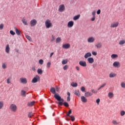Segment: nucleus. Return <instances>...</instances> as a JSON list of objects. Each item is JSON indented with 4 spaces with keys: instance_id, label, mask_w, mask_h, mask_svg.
<instances>
[{
    "instance_id": "11",
    "label": "nucleus",
    "mask_w": 125,
    "mask_h": 125,
    "mask_svg": "<svg viewBox=\"0 0 125 125\" xmlns=\"http://www.w3.org/2000/svg\"><path fill=\"white\" fill-rule=\"evenodd\" d=\"M79 65L82 67H86V62L83 61L79 62Z\"/></svg>"
},
{
    "instance_id": "35",
    "label": "nucleus",
    "mask_w": 125,
    "mask_h": 125,
    "mask_svg": "<svg viewBox=\"0 0 125 125\" xmlns=\"http://www.w3.org/2000/svg\"><path fill=\"white\" fill-rule=\"evenodd\" d=\"M21 95L23 97H25L26 96V91L21 90Z\"/></svg>"
},
{
    "instance_id": "51",
    "label": "nucleus",
    "mask_w": 125,
    "mask_h": 125,
    "mask_svg": "<svg viewBox=\"0 0 125 125\" xmlns=\"http://www.w3.org/2000/svg\"><path fill=\"white\" fill-rule=\"evenodd\" d=\"M96 103L98 105H99V103H100V99H97L96 101Z\"/></svg>"
},
{
    "instance_id": "39",
    "label": "nucleus",
    "mask_w": 125,
    "mask_h": 125,
    "mask_svg": "<svg viewBox=\"0 0 125 125\" xmlns=\"http://www.w3.org/2000/svg\"><path fill=\"white\" fill-rule=\"evenodd\" d=\"M3 101H0V110L2 108H3Z\"/></svg>"
},
{
    "instance_id": "29",
    "label": "nucleus",
    "mask_w": 125,
    "mask_h": 125,
    "mask_svg": "<svg viewBox=\"0 0 125 125\" xmlns=\"http://www.w3.org/2000/svg\"><path fill=\"white\" fill-rule=\"evenodd\" d=\"M96 46L97 48H101V47H102V44L101 42L97 43L96 44Z\"/></svg>"
},
{
    "instance_id": "3",
    "label": "nucleus",
    "mask_w": 125,
    "mask_h": 125,
    "mask_svg": "<svg viewBox=\"0 0 125 125\" xmlns=\"http://www.w3.org/2000/svg\"><path fill=\"white\" fill-rule=\"evenodd\" d=\"M41 78L39 75H36L32 80V83H38V82H40Z\"/></svg>"
},
{
    "instance_id": "45",
    "label": "nucleus",
    "mask_w": 125,
    "mask_h": 125,
    "mask_svg": "<svg viewBox=\"0 0 125 125\" xmlns=\"http://www.w3.org/2000/svg\"><path fill=\"white\" fill-rule=\"evenodd\" d=\"M39 64H40V65H42V64H43V60L42 59L40 60L39 61Z\"/></svg>"
},
{
    "instance_id": "49",
    "label": "nucleus",
    "mask_w": 125,
    "mask_h": 125,
    "mask_svg": "<svg viewBox=\"0 0 125 125\" xmlns=\"http://www.w3.org/2000/svg\"><path fill=\"white\" fill-rule=\"evenodd\" d=\"M69 117L71 118L72 122H74V121H75V117L72 115Z\"/></svg>"
},
{
    "instance_id": "48",
    "label": "nucleus",
    "mask_w": 125,
    "mask_h": 125,
    "mask_svg": "<svg viewBox=\"0 0 125 125\" xmlns=\"http://www.w3.org/2000/svg\"><path fill=\"white\" fill-rule=\"evenodd\" d=\"M81 91L83 92H84V91H85V88H84L83 86L81 87Z\"/></svg>"
},
{
    "instance_id": "52",
    "label": "nucleus",
    "mask_w": 125,
    "mask_h": 125,
    "mask_svg": "<svg viewBox=\"0 0 125 125\" xmlns=\"http://www.w3.org/2000/svg\"><path fill=\"white\" fill-rule=\"evenodd\" d=\"M91 92H92V93H94L95 94H96V93H97V91H96L94 89H92Z\"/></svg>"
},
{
    "instance_id": "9",
    "label": "nucleus",
    "mask_w": 125,
    "mask_h": 125,
    "mask_svg": "<svg viewBox=\"0 0 125 125\" xmlns=\"http://www.w3.org/2000/svg\"><path fill=\"white\" fill-rule=\"evenodd\" d=\"M95 41V38H94V37H89L87 39V42L89 43H91L92 42H94Z\"/></svg>"
},
{
    "instance_id": "19",
    "label": "nucleus",
    "mask_w": 125,
    "mask_h": 125,
    "mask_svg": "<svg viewBox=\"0 0 125 125\" xmlns=\"http://www.w3.org/2000/svg\"><path fill=\"white\" fill-rule=\"evenodd\" d=\"M5 50L6 53H9L10 51V47H9V44H7Z\"/></svg>"
},
{
    "instance_id": "37",
    "label": "nucleus",
    "mask_w": 125,
    "mask_h": 125,
    "mask_svg": "<svg viewBox=\"0 0 125 125\" xmlns=\"http://www.w3.org/2000/svg\"><path fill=\"white\" fill-rule=\"evenodd\" d=\"M61 41H62L61 38L58 37L56 40V43H59V42H60Z\"/></svg>"
},
{
    "instance_id": "31",
    "label": "nucleus",
    "mask_w": 125,
    "mask_h": 125,
    "mask_svg": "<svg viewBox=\"0 0 125 125\" xmlns=\"http://www.w3.org/2000/svg\"><path fill=\"white\" fill-rule=\"evenodd\" d=\"M37 72L39 75H42V69L38 68L37 70Z\"/></svg>"
},
{
    "instance_id": "56",
    "label": "nucleus",
    "mask_w": 125,
    "mask_h": 125,
    "mask_svg": "<svg viewBox=\"0 0 125 125\" xmlns=\"http://www.w3.org/2000/svg\"><path fill=\"white\" fill-rule=\"evenodd\" d=\"M55 40V37H54V36L52 35L51 41L53 42V41H54Z\"/></svg>"
},
{
    "instance_id": "61",
    "label": "nucleus",
    "mask_w": 125,
    "mask_h": 125,
    "mask_svg": "<svg viewBox=\"0 0 125 125\" xmlns=\"http://www.w3.org/2000/svg\"><path fill=\"white\" fill-rule=\"evenodd\" d=\"M76 69L77 71H80V67L79 66H76Z\"/></svg>"
},
{
    "instance_id": "53",
    "label": "nucleus",
    "mask_w": 125,
    "mask_h": 125,
    "mask_svg": "<svg viewBox=\"0 0 125 125\" xmlns=\"http://www.w3.org/2000/svg\"><path fill=\"white\" fill-rule=\"evenodd\" d=\"M26 38L27 39V40H28V41H31V37H30L29 35H26Z\"/></svg>"
},
{
    "instance_id": "13",
    "label": "nucleus",
    "mask_w": 125,
    "mask_h": 125,
    "mask_svg": "<svg viewBox=\"0 0 125 125\" xmlns=\"http://www.w3.org/2000/svg\"><path fill=\"white\" fill-rule=\"evenodd\" d=\"M74 26V21H69L67 23L68 28H72Z\"/></svg>"
},
{
    "instance_id": "4",
    "label": "nucleus",
    "mask_w": 125,
    "mask_h": 125,
    "mask_svg": "<svg viewBox=\"0 0 125 125\" xmlns=\"http://www.w3.org/2000/svg\"><path fill=\"white\" fill-rule=\"evenodd\" d=\"M54 98L58 100V101H62V102H64V99H62L59 95V94H57L54 95Z\"/></svg>"
},
{
    "instance_id": "5",
    "label": "nucleus",
    "mask_w": 125,
    "mask_h": 125,
    "mask_svg": "<svg viewBox=\"0 0 125 125\" xmlns=\"http://www.w3.org/2000/svg\"><path fill=\"white\" fill-rule=\"evenodd\" d=\"M20 82H21V83H23L25 84L27 83H28V81H27V78L23 77L20 78Z\"/></svg>"
},
{
    "instance_id": "59",
    "label": "nucleus",
    "mask_w": 125,
    "mask_h": 125,
    "mask_svg": "<svg viewBox=\"0 0 125 125\" xmlns=\"http://www.w3.org/2000/svg\"><path fill=\"white\" fill-rule=\"evenodd\" d=\"M106 83H104V84H103L101 86V87L102 88V87H104V86H105L106 85Z\"/></svg>"
},
{
    "instance_id": "6",
    "label": "nucleus",
    "mask_w": 125,
    "mask_h": 125,
    "mask_svg": "<svg viewBox=\"0 0 125 125\" xmlns=\"http://www.w3.org/2000/svg\"><path fill=\"white\" fill-rule=\"evenodd\" d=\"M57 104H58V105H60V106H62V105H64L65 107H69V104H68V103L66 102L64 103L62 102H59L57 103Z\"/></svg>"
},
{
    "instance_id": "38",
    "label": "nucleus",
    "mask_w": 125,
    "mask_h": 125,
    "mask_svg": "<svg viewBox=\"0 0 125 125\" xmlns=\"http://www.w3.org/2000/svg\"><path fill=\"white\" fill-rule=\"evenodd\" d=\"M111 57L112 59H115V58H117L118 55L117 54H114L111 55Z\"/></svg>"
},
{
    "instance_id": "42",
    "label": "nucleus",
    "mask_w": 125,
    "mask_h": 125,
    "mask_svg": "<svg viewBox=\"0 0 125 125\" xmlns=\"http://www.w3.org/2000/svg\"><path fill=\"white\" fill-rule=\"evenodd\" d=\"M121 87H122L123 88H125V82H122L121 83Z\"/></svg>"
},
{
    "instance_id": "57",
    "label": "nucleus",
    "mask_w": 125,
    "mask_h": 125,
    "mask_svg": "<svg viewBox=\"0 0 125 125\" xmlns=\"http://www.w3.org/2000/svg\"><path fill=\"white\" fill-rule=\"evenodd\" d=\"M100 13H101V10L100 9H99V10L97 11V14L98 15H99V14H100Z\"/></svg>"
},
{
    "instance_id": "30",
    "label": "nucleus",
    "mask_w": 125,
    "mask_h": 125,
    "mask_svg": "<svg viewBox=\"0 0 125 125\" xmlns=\"http://www.w3.org/2000/svg\"><path fill=\"white\" fill-rule=\"evenodd\" d=\"M125 40H120L119 42V44H120V45H123L125 44Z\"/></svg>"
},
{
    "instance_id": "36",
    "label": "nucleus",
    "mask_w": 125,
    "mask_h": 125,
    "mask_svg": "<svg viewBox=\"0 0 125 125\" xmlns=\"http://www.w3.org/2000/svg\"><path fill=\"white\" fill-rule=\"evenodd\" d=\"M112 123L113 124V125H120V122H117V120L112 121Z\"/></svg>"
},
{
    "instance_id": "26",
    "label": "nucleus",
    "mask_w": 125,
    "mask_h": 125,
    "mask_svg": "<svg viewBox=\"0 0 125 125\" xmlns=\"http://www.w3.org/2000/svg\"><path fill=\"white\" fill-rule=\"evenodd\" d=\"M2 69H6L7 68V64H6V62H3L2 63Z\"/></svg>"
},
{
    "instance_id": "18",
    "label": "nucleus",
    "mask_w": 125,
    "mask_h": 125,
    "mask_svg": "<svg viewBox=\"0 0 125 125\" xmlns=\"http://www.w3.org/2000/svg\"><path fill=\"white\" fill-rule=\"evenodd\" d=\"M35 103H36V102L35 101L29 102L27 103V106L28 107H32V106H34V105H35Z\"/></svg>"
},
{
    "instance_id": "10",
    "label": "nucleus",
    "mask_w": 125,
    "mask_h": 125,
    "mask_svg": "<svg viewBox=\"0 0 125 125\" xmlns=\"http://www.w3.org/2000/svg\"><path fill=\"white\" fill-rule=\"evenodd\" d=\"M119 26V22H114L110 24V28H117Z\"/></svg>"
},
{
    "instance_id": "2",
    "label": "nucleus",
    "mask_w": 125,
    "mask_h": 125,
    "mask_svg": "<svg viewBox=\"0 0 125 125\" xmlns=\"http://www.w3.org/2000/svg\"><path fill=\"white\" fill-rule=\"evenodd\" d=\"M45 24L47 29H49V28H51V27H52V23H51V21H50V20H47L45 21Z\"/></svg>"
},
{
    "instance_id": "14",
    "label": "nucleus",
    "mask_w": 125,
    "mask_h": 125,
    "mask_svg": "<svg viewBox=\"0 0 125 125\" xmlns=\"http://www.w3.org/2000/svg\"><path fill=\"white\" fill-rule=\"evenodd\" d=\"M50 91L53 94H54V95H55V94H59L58 93H56V90H55V88L53 87H51Z\"/></svg>"
},
{
    "instance_id": "1",
    "label": "nucleus",
    "mask_w": 125,
    "mask_h": 125,
    "mask_svg": "<svg viewBox=\"0 0 125 125\" xmlns=\"http://www.w3.org/2000/svg\"><path fill=\"white\" fill-rule=\"evenodd\" d=\"M9 109L12 112L16 113L17 112V105L14 104H12L10 105Z\"/></svg>"
},
{
    "instance_id": "41",
    "label": "nucleus",
    "mask_w": 125,
    "mask_h": 125,
    "mask_svg": "<svg viewBox=\"0 0 125 125\" xmlns=\"http://www.w3.org/2000/svg\"><path fill=\"white\" fill-rule=\"evenodd\" d=\"M51 65V62H49L47 63L46 64V67L47 68H48V69H49V68H50V65Z\"/></svg>"
},
{
    "instance_id": "62",
    "label": "nucleus",
    "mask_w": 125,
    "mask_h": 125,
    "mask_svg": "<svg viewBox=\"0 0 125 125\" xmlns=\"http://www.w3.org/2000/svg\"><path fill=\"white\" fill-rule=\"evenodd\" d=\"M94 20H95V17H93L91 19V21H94Z\"/></svg>"
},
{
    "instance_id": "46",
    "label": "nucleus",
    "mask_w": 125,
    "mask_h": 125,
    "mask_svg": "<svg viewBox=\"0 0 125 125\" xmlns=\"http://www.w3.org/2000/svg\"><path fill=\"white\" fill-rule=\"evenodd\" d=\"M10 34L12 35V36H14L15 35V32L12 30L10 31Z\"/></svg>"
},
{
    "instance_id": "40",
    "label": "nucleus",
    "mask_w": 125,
    "mask_h": 125,
    "mask_svg": "<svg viewBox=\"0 0 125 125\" xmlns=\"http://www.w3.org/2000/svg\"><path fill=\"white\" fill-rule=\"evenodd\" d=\"M62 63V65H65V64H67V63H68V61L67 60H63Z\"/></svg>"
},
{
    "instance_id": "47",
    "label": "nucleus",
    "mask_w": 125,
    "mask_h": 125,
    "mask_svg": "<svg viewBox=\"0 0 125 125\" xmlns=\"http://www.w3.org/2000/svg\"><path fill=\"white\" fill-rule=\"evenodd\" d=\"M68 65H65L63 66V70H67V69H68Z\"/></svg>"
},
{
    "instance_id": "27",
    "label": "nucleus",
    "mask_w": 125,
    "mask_h": 125,
    "mask_svg": "<svg viewBox=\"0 0 125 125\" xmlns=\"http://www.w3.org/2000/svg\"><path fill=\"white\" fill-rule=\"evenodd\" d=\"M108 96L109 98H113V97H114V93L113 92H109Z\"/></svg>"
},
{
    "instance_id": "28",
    "label": "nucleus",
    "mask_w": 125,
    "mask_h": 125,
    "mask_svg": "<svg viewBox=\"0 0 125 125\" xmlns=\"http://www.w3.org/2000/svg\"><path fill=\"white\" fill-rule=\"evenodd\" d=\"M116 76H117V75H116V74L111 72L109 74V78H115V77H116Z\"/></svg>"
},
{
    "instance_id": "64",
    "label": "nucleus",
    "mask_w": 125,
    "mask_h": 125,
    "mask_svg": "<svg viewBox=\"0 0 125 125\" xmlns=\"http://www.w3.org/2000/svg\"><path fill=\"white\" fill-rule=\"evenodd\" d=\"M53 54H54V53H51L50 57H52V55H53Z\"/></svg>"
},
{
    "instance_id": "8",
    "label": "nucleus",
    "mask_w": 125,
    "mask_h": 125,
    "mask_svg": "<svg viewBox=\"0 0 125 125\" xmlns=\"http://www.w3.org/2000/svg\"><path fill=\"white\" fill-rule=\"evenodd\" d=\"M113 66L115 67V68H120V67H121V63H120L119 62H115L113 63Z\"/></svg>"
},
{
    "instance_id": "54",
    "label": "nucleus",
    "mask_w": 125,
    "mask_h": 125,
    "mask_svg": "<svg viewBox=\"0 0 125 125\" xmlns=\"http://www.w3.org/2000/svg\"><path fill=\"white\" fill-rule=\"evenodd\" d=\"M92 54L93 55H94L95 56H96V55H97V52L95 51H92Z\"/></svg>"
},
{
    "instance_id": "55",
    "label": "nucleus",
    "mask_w": 125,
    "mask_h": 125,
    "mask_svg": "<svg viewBox=\"0 0 125 125\" xmlns=\"http://www.w3.org/2000/svg\"><path fill=\"white\" fill-rule=\"evenodd\" d=\"M3 24L1 23V24H0V30H2V29H3Z\"/></svg>"
},
{
    "instance_id": "20",
    "label": "nucleus",
    "mask_w": 125,
    "mask_h": 125,
    "mask_svg": "<svg viewBox=\"0 0 125 125\" xmlns=\"http://www.w3.org/2000/svg\"><path fill=\"white\" fill-rule=\"evenodd\" d=\"M85 97H89L90 96H92V93L90 92H86L84 93Z\"/></svg>"
},
{
    "instance_id": "33",
    "label": "nucleus",
    "mask_w": 125,
    "mask_h": 125,
    "mask_svg": "<svg viewBox=\"0 0 125 125\" xmlns=\"http://www.w3.org/2000/svg\"><path fill=\"white\" fill-rule=\"evenodd\" d=\"M11 77H9L6 80V83H8V84H9V83H11Z\"/></svg>"
},
{
    "instance_id": "15",
    "label": "nucleus",
    "mask_w": 125,
    "mask_h": 125,
    "mask_svg": "<svg viewBox=\"0 0 125 125\" xmlns=\"http://www.w3.org/2000/svg\"><path fill=\"white\" fill-rule=\"evenodd\" d=\"M70 46H71V45L69 43H65L62 45V48H64L65 49H68V48H70Z\"/></svg>"
},
{
    "instance_id": "60",
    "label": "nucleus",
    "mask_w": 125,
    "mask_h": 125,
    "mask_svg": "<svg viewBox=\"0 0 125 125\" xmlns=\"http://www.w3.org/2000/svg\"><path fill=\"white\" fill-rule=\"evenodd\" d=\"M31 69H32V71H34V72H35L36 71V67H35V66L32 67Z\"/></svg>"
},
{
    "instance_id": "21",
    "label": "nucleus",
    "mask_w": 125,
    "mask_h": 125,
    "mask_svg": "<svg viewBox=\"0 0 125 125\" xmlns=\"http://www.w3.org/2000/svg\"><path fill=\"white\" fill-rule=\"evenodd\" d=\"M14 29H15L16 33L17 34V35L18 36H20V35H21V32L20 31V30H19V29L17 28L16 27H14Z\"/></svg>"
},
{
    "instance_id": "25",
    "label": "nucleus",
    "mask_w": 125,
    "mask_h": 125,
    "mask_svg": "<svg viewBox=\"0 0 125 125\" xmlns=\"http://www.w3.org/2000/svg\"><path fill=\"white\" fill-rule=\"evenodd\" d=\"M21 22H22L24 25H28V22H27V20H26V19H25L24 18H23L21 19Z\"/></svg>"
},
{
    "instance_id": "43",
    "label": "nucleus",
    "mask_w": 125,
    "mask_h": 125,
    "mask_svg": "<svg viewBox=\"0 0 125 125\" xmlns=\"http://www.w3.org/2000/svg\"><path fill=\"white\" fill-rule=\"evenodd\" d=\"M120 115L122 116H124L125 115V110H122L120 111Z\"/></svg>"
},
{
    "instance_id": "23",
    "label": "nucleus",
    "mask_w": 125,
    "mask_h": 125,
    "mask_svg": "<svg viewBox=\"0 0 125 125\" xmlns=\"http://www.w3.org/2000/svg\"><path fill=\"white\" fill-rule=\"evenodd\" d=\"M80 17H81V15H78L73 17V20L74 21H77L78 19H80Z\"/></svg>"
},
{
    "instance_id": "7",
    "label": "nucleus",
    "mask_w": 125,
    "mask_h": 125,
    "mask_svg": "<svg viewBox=\"0 0 125 125\" xmlns=\"http://www.w3.org/2000/svg\"><path fill=\"white\" fill-rule=\"evenodd\" d=\"M59 11L60 12H63L65 10V5L64 4H61L59 7Z\"/></svg>"
},
{
    "instance_id": "50",
    "label": "nucleus",
    "mask_w": 125,
    "mask_h": 125,
    "mask_svg": "<svg viewBox=\"0 0 125 125\" xmlns=\"http://www.w3.org/2000/svg\"><path fill=\"white\" fill-rule=\"evenodd\" d=\"M96 13V11L95 10L93 11L92 12V15L93 16V17H95V14Z\"/></svg>"
},
{
    "instance_id": "22",
    "label": "nucleus",
    "mask_w": 125,
    "mask_h": 125,
    "mask_svg": "<svg viewBox=\"0 0 125 125\" xmlns=\"http://www.w3.org/2000/svg\"><path fill=\"white\" fill-rule=\"evenodd\" d=\"M91 56V53L88 52L86 53L84 56L85 59H87V58H88V57H90Z\"/></svg>"
},
{
    "instance_id": "34",
    "label": "nucleus",
    "mask_w": 125,
    "mask_h": 125,
    "mask_svg": "<svg viewBox=\"0 0 125 125\" xmlns=\"http://www.w3.org/2000/svg\"><path fill=\"white\" fill-rule=\"evenodd\" d=\"M32 117H34V113L33 112H30L28 113V118H32Z\"/></svg>"
},
{
    "instance_id": "24",
    "label": "nucleus",
    "mask_w": 125,
    "mask_h": 125,
    "mask_svg": "<svg viewBox=\"0 0 125 125\" xmlns=\"http://www.w3.org/2000/svg\"><path fill=\"white\" fill-rule=\"evenodd\" d=\"M74 94H75V95H77V96H78V97H80V96H81V94L80 93V90H75Z\"/></svg>"
},
{
    "instance_id": "17",
    "label": "nucleus",
    "mask_w": 125,
    "mask_h": 125,
    "mask_svg": "<svg viewBox=\"0 0 125 125\" xmlns=\"http://www.w3.org/2000/svg\"><path fill=\"white\" fill-rule=\"evenodd\" d=\"M81 101H82V102H83V103H86V102H87V99H86V98H85V97H84L83 96H81Z\"/></svg>"
},
{
    "instance_id": "16",
    "label": "nucleus",
    "mask_w": 125,
    "mask_h": 125,
    "mask_svg": "<svg viewBox=\"0 0 125 125\" xmlns=\"http://www.w3.org/2000/svg\"><path fill=\"white\" fill-rule=\"evenodd\" d=\"M87 61L88 63H89V64H92V63L94 62V59H93V58L90 57L87 59Z\"/></svg>"
},
{
    "instance_id": "12",
    "label": "nucleus",
    "mask_w": 125,
    "mask_h": 125,
    "mask_svg": "<svg viewBox=\"0 0 125 125\" xmlns=\"http://www.w3.org/2000/svg\"><path fill=\"white\" fill-rule=\"evenodd\" d=\"M37 24V21L36 20H32L30 21V25L31 27H34Z\"/></svg>"
},
{
    "instance_id": "44",
    "label": "nucleus",
    "mask_w": 125,
    "mask_h": 125,
    "mask_svg": "<svg viewBox=\"0 0 125 125\" xmlns=\"http://www.w3.org/2000/svg\"><path fill=\"white\" fill-rule=\"evenodd\" d=\"M71 114H72V109H70L68 112V113L66 114V116L67 117H70V115H71Z\"/></svg>"
},
{
    "instance_id": "58",
    "label": "nucleus",
    "mask_w": 125,
    "mask_h": 125,
    "mask_svg": "<svg viewBox=\"0 0 125 125\" xmlns=\"http://www.w3.org/2000/svg\"><path fill=\"white\" fill-rule=\"evenodd\" d=\"M71 101V99L70 98V97L67 96V101L69 102V101Z\"/></svg>"
},
{
    "instance_id": "63",
    "label": "nucleus",
    "mask_w": 125,
    "mask_h": 125,
    "mask_svg": "<svg viewBox=\"0 0 125 125\" xmlns=\"http://www.w3.org/2000/svg\"><path fill=\"white\" fill-rule=\"evenodd\" d=\"M67 94L68 96H69V97H70L71 95V93H70L69 92H67Z\"/></svg>"
},
{
    "instance_id": "32",
    "label": "nucleus",
    "mask_w": 125,
    "mask_h": 125,
    "mask_svg": "<svg viewBox=\"0 0 125 125\" xmlns=\"http://www.w3.org/2000/svg\"><path fill=\"white\" fill-rule=\"evenodd\" d=\"M71 86H73V87H77L78 86V83H77L72 82L71 83Z\"/></svg>"
}]
</instances>
